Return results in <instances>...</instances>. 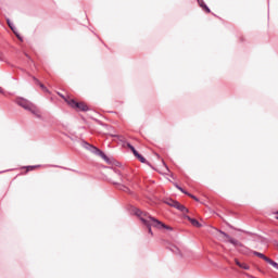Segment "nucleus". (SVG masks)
Segmentation results:
<instances>
[{
  "label": "nucleus",
  "instance_id": "obj_1",
  "mask_svg": "<svg viewBox=\"0 0 278 278\" xmlns=\"http://www.w3.org/2000/svg\"><path fill=\"white\" fill-rule=\"evenodd\" d=\"M136 214L137 216H139L143 225H147L149 233H153L151 227H155L156 229H168L169 231H173V227L166 226L164 223L157 220L154 217H151V215H149L148 213L138 210Z\"/></svg>",
  "mask_w": 278,
  "mask_h": 278
},
{
  "label": "nucleus",
  "instance_id": "obj_2",
  "mask_svg": "<svg viewBox=\"0 0 278 278\" xmlns=\"http://www.w3.org/2000/svg\"><path fill=\"white\" fill-rule=\"evenodd\" d=\"M17 104L21 105V108H23L24 110H27L28 112L40 118V109L34 105V103L27 100H18Z\"/></svg>",
  "mask_w": 278,
  "mask_h": 278
},
{
  "label": "nucleus",
  "instance_id": "obj_3",
  "mask_svg": "<svg viewBox=\"0 0 278 278\" xmlns=\"http://www.w3.org/2000/svg\"><path fill=\"white\" fill-rule=\"evenodd\" d=\"M216 236L218 240H222V242H230V244H233V247H242V243H240L238 240L229 237V235L223 232V230L215 229Z\"/></svg>",
  "mask_w": 278,
  "mask_h": 278
},
{
  "label": "nucleus",
  "instance_id": "obj_4",
  "mask_svg": "<svg viewBox=\"0 0 278 278\" xmlns=\"http://www.w3.org/2000/svg\"><path fill=\"white\" fill-rule=\"evenodd\" d=\"M67 105L73 108L74 110H80V112H88V105L84 102H77L74 99L71 98H64Z\"/></svg>",
  "mask_w": 278,
  "mask_h": 278
},
{
  "label": "nucleus",
  "instance_id": "obj_5",
  "mask_svg": "<svg viewBox=\"0 0 278 278\" xmlns=\"http://www.w3.org/2000/svg\"><path fill=\"white\" fill-rule=\"evenodd\" d=\"M166 203H167V205H170L172 207H176V210H179L184 214L188 213L187 207L175 200H168Z\"/></svg>",
  "mask_w": 278,
  "mask_h": 278
},
{
  "label": "nucleus",
  "instance_id": "obj_6",
  "mask_svg": "<svg viewBox=\"0 0 278 278\" xmlns=\"http://www.w3.org/2000/svg\"><path fill=\"white\" fill-rule=\"evenodd\" d=\"M187 219L191 223V225L193 227H198V228H201V223H199V220L194 219V218H191L190 216H187Z\"/></svg>",
  "mask_w": 278,
  "mask_h": 278
},
{
  "label": "nucleus",
  "instance_id": "obj_7",
  "mask_svg": "<svg viewBox=\"0 0 278 278\" xmlns=\"http://www.w3.org/2000/svg\"><path fill=\"white\" fill-rule=\"evenodd\" d=\"M198 3L200 5V8L204 9L205 12H207V14H210L211 10H210V8H207V4H205V2L203 0H198Z\"/></svg>",
  "mask_w": 278,
  "mask_h": 278
},
{
  "label": "nucleus",
  "instance_id": "obj_8",
  "mask_svg": "<svg viewBox=\"0 0 278 278\" xmlns=\"http://www.w3.org/2000/svg\"><path fill=\"white\" fill-rule=\"evenodd\" d=\"M237 266H239V268H243V270H249V265H247L245 263H241L238 260H235Z\"/></svg>",
  "mask_w": 278,
  "mask_h": 278
},
{
  "label": "nucleus",
  "instance_id": "obj_9",
  "mask_svg": "<svg viewBox=\"0 0 278 278\" xmlns=\"http://www.w3.org/2000/svg\"><path fill=\"white\" fill-rule=\"evenodd\" d=\"M90 149H92V152L96 153V155H101L102 157L105 156V154H103V152L101 150H99L98 148H94L92 146H89Z\"/></svg>",
  "mask_w": 278,
  "mask_h": 278
},
{
  "label": "nucleus",
  "instance_id": "obj_10",
  "mask_svg": "<svg viewBox=\"0 0 278 278\" xmlns=\"http://www.w3.org/2000/svg\"><path fill=\"white\" fill-rule=\"evenodd\" d=\"M254 255H256V257H260L261 260H264V262H268V260H269L268 256H266L260 252H254Z\"/></svg>",
  "mask_w": 278,
  "mask_h": 278
},
{
  "label": "nucleus",
  "instance_id": "obj_11",
  "mask_svg": "<svg viewBox=\"0 0 278 278\" xmlns=\"http://www.w3.org/2000/svg\"><path fill=\"white\" fill-rule=\"evenodd\" d=\"M127 147L134 153L135 157H138L140 155V153H138V151L136 150V148H134V146L128 143Z\"/></svg>",
  "mask_w": 278,
  "mask_h": 278
},
{
  "label": "nucleus",
  "instance_id": "obj_12",
  "mask_svg": "<svg viewBox=\"0 0 278 278\" xmlns=\"http://www.w3.org/2000/svg\"><path fill=\"white\" fill-rule=\"evenodd\" d=\"M127 147L134 153L135 157H138L140 155V153H138V151L136 150V148H134V146L128 143Z\"/></svg>",
  "mask_w": 278,
  "mask_h": 278
},
{
  "label": "nucleus",
  "instance_id": "obj_13",
  "mask_svg": "<svg viewBox=\"0 0 278 278\" xmlns=\"http://www.w3.org/2000/svg\"><path fill=\"white\" fill-rule=\"evenodd\" d=\"M127 147L134 153L135 157H138L140 155V153H138V151L136 150V148H134V146L128 143Z\"/></svg>",
  "mask_w": 278,
  "mask_h": 278
},
{
  "label": "nucleus",
  "instance_id": "obj_14",
  "mask_svg": "<svg viewBox=\"0 0 278 278\" xmlns=\"http://www.w3.org/2000/svg\"><path fill=\"white\" fill-rule=\"evenodd\" d=\"M127 147L134 153L135 157H138L140 155V153H138V151L136 150V148H134V146L128 143Z\"/></svg>",
  "mask_w": 278,
  "mask_h": 278
},
{
  "label": "nucleus",
  "instance_id": "obj_15",
  "mask_svg": "<svg viewBox=\"0 0 278 278\" xmlns=\"http://www.w3.org/2000/svg\"><path fill=\"white\" fill-rule=\"evenodd\" d=\"M127 147L134 153L135 157H138L140 155V153H138V151L136 150V148H134V146L128 143Z\"/></svg>",
  "mask_w": 278,
  "mask_h": 278
},
{
  "label": "nucleus",
  "instance_id": "obj_16",
  "mask_svg": "<svg viewBox=\"0 0 278 278\" xmlns=\"http://www.w3.org/2000/svg\"><path fill=\"white\" fill-rule=\"evenodd\" d=\"M127 147L134 153L135 157H138L140 155V153H138V151L136 150V148H134V146L128 143Z\"/></svg>",
  "mask_w": 278,
  "mask_h": 278
},
{
  "label": "nucleus",
  "instance_id": "obj_17",
  "mask_svg": "<svg viewBox=\"0 0 278 278\" xmlns=\"http://www.w3.org/2000/svg\"><path fill=\"white\" fill-rule=\"evenodd\" d=\"M178 190H180V192H184V194H187V197H190L191 199H193V201H199V199L186 191H184V189L181 187H178Z\"/></svg>",
  "mask_w": 278,
  "mask_h": 278
},
{
  "label": "nucleus",
  "instance_id": "obj_18",
  "mask_svg": "<svg viewBox=\"0 0 278 278\" xmlns=\"http://www.w3.org/2000/svg\"><path fill=\"white\" fill-rule=\"evenodd\" d=\"M267 264H270V266H273L274 268H277V270H278V264H277V262H275V261H273V260H267Z\"/></svg>",
  "mask_w": 278,
  "mask_h": 278
},
{
  "label": "nucleus",
  "instance_id": "obj_19",
  "mask_svg": "<svg viewBox=\"0 0 278 278\" xmlns=\"http://www.w3.org/2000/svg\"><path fill=\"white\" fill-rule=\"evenodd\" d=\"M137 160H139V162H141L142 164L147 163V159H144V156H142L141 154L137 156Z\"/></svg>",
  "mask_w": 278,
  "mask_h": 278
},
{
  "label": "nucleus",
  "instance_id": "obj_20",
  "mask_svg": "<svg viewBox=\"0 0 278 278\" xmlns=\"http://www.w3.org/2000/svg\"><path fill=\"white\" fill-rule=\"evenodd\" d=\"M35 81H37V84H39L40 88H42V90H47V87H45V85L40 84V81H38V79L35 78Z\"/></svg>",
  "mask_w": 278,
  "mask_h": 278
},
{
  "label": "nucleus",
  "instance_id": "obj_21",
  "mask_svg": "<svg viewBox=\"0 0 278 278\" xmlns=\"http://www.w3.org/2000/svg\"><path fill=\"white\" fill-rule=\"evenodd\" d=\"M119 189H122L124 192H129V188L126 186H121Z\"/></svg>",
  "mask_w": 278,
  "mask_h": 278
},
{
  "label": "nucleus",
  "instance_id": "obj_22",
  "mask_svg": "<svg viewBox=\"0 0 278 278\" xmlns=\"http://www.w3.org/2000/svg\"><path fill=\"white\" fill-rule=\"evenodd\" d=\"M34 168H36V167H34V166H28V167H27V170H34Z\"/></svg>",
  "mask_w": 278,
  "mask_h": 278
},
{
  "label": "nucleus",
  "instance_id": "obj_23",
  "mask_svg": "<svg viewBox=\"0 0 278 278\" xmlns=\"http://www.w3.org/2000/svg\"><path fill=\"white\" fill-rule=\"evenodd\" d=\"M0 93H3V89L0 87Z\"/></svg>",
  "mask_w": 278,
  "mask_h": 278
},
{
  "label": "nucleus",
  "instance_id": "obj_24",
  "mask_svg": "<svg viewBox=\"0 0 278 278\" xmlns=\"http://www.w3.org/2000/svg\"><path fill=\"white\" fill-rule=\"evenodd\" d=\"M9 27H11V29H13L12 26H10V24H9Z\"/></svg>",
  "mask_w": 278,
  "mask_h": 278
},
{
  "label": "nucleus",
  "instance_id": "obj_25",
  "mask_svg": "<svg viewBox=\"0 0 278 278\" xmlns=\"http://www.w3.org/2000/svg\"><path fill=\"white\" fill-rule=\"evenodd\" d=\"M9 27H11V29H13L12 26H10V24H9Z\"/></svg>",
  "mask_w": 278,
  "mask_h": 278
},
{
  "label": "nucleus",
  "instance_id": "obj_26",
  "mask_svg": "<svg viewBox=\"0 0 278 278\" xmlns=\"http://www.w3.org/2000/svg\"><path fill=\"white\" fill-rule=\"evenodd\" d=\"M277 219H278V216H277Z\"/></svg>",
  "mask_w": 278,
  "mask_h": 278
}]
</instances>
